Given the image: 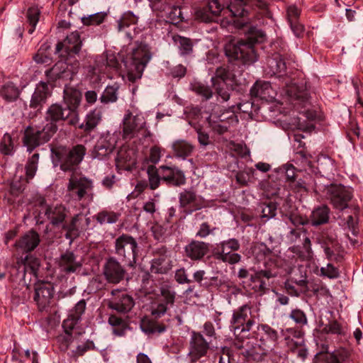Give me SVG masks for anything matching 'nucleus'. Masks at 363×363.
Here are the masks:
<instances>
[{"instance_id":"nucleus-1","label":"nucleus","mask_w":363,"mask_h":363,"mask_svg":"<svg viewBox=\"0 0 363 363\" xmlns=\"http://www.w3.org/2000/svg\"><path fill=\"white\" fill-rule=\"evenodd\" d=\"M82 99L81 92L70 86L64 89L63 104H53L47 110L44 124L52 123L57 129V123L67 122L76 126L79 121L78 108Z\"/></svg>"},{"instance_id":"nucleus-2","label":"nucleus","mask_w":363,"mask_h":363,"mask_svg":"<svg viewBox=\"0 0 363 363\" xmlns=\"http://www.w3.org/2000/svg\"><path fill=\"white\" fill-rule=\"evenodd\" d=\"M247 35L246 39H232L225 45V53L230 61L250 65L257 60L255 44L263 43L266 40V34L257 27L250 26Z\"/></svg>"},{"instance_id":"nucleus-3","label":"nucleus","mask_w":363,"mask_h":363,"mask_svg":"<svg viewBox=\"0 0 363 363\" xmlns=\"http://www.w3.org/2000/svg\"><path fill=\"white\" fill-rule=\"evenodd\" d=\"M257 348L252 352L251 356L257 362L264 360L266 357L273 359L277 355L276 347L278 344V333L266 324L257 326L256 331Z\"/></svg>"},{"instance_id":"nucleus-4","label":"nucleus","mask_w":363,"mask_h":363,"mask_svg":"<svg viewBox=\"0 0 363 363\" xmlns=\"http://www.w3.org/2000/svg\"><path fill=\"white\" fill-rule=\"evenodd\" d=\"M86 306L85 301L84 299L80 300L70 310L67 318L63 321L62 327L65 330V334L57 337L61 350L66 351L71 347L73 343H78L77 339L81 333L78 331L77 325L81 319L82 315L85 311Z\"/></svg>"},{"instance_id":"nucleus-5","label":"nucleus","mask_w":363,"mask_h":363,"mask_svg":"<svg viewBox=\"0 0 363 363\" xmlns=\"http://www.w3.org/2000/svg\"><path fill=\"white\" fill-rule=\"evenodd\" d=\"M52 157L55 165L59 164L64 172H72L81 163L86 154V148L82 145H77L71 149L60 146L51 150Z\"/></svg>"},{"instance_id":"nucleus-6","label":"nucleus","mask_w":363,"mask_h":363,"mask_svg":"<svg viewBox=\"0 0 363 363\" xmlns=\"http://www.w3.org/2000/svg\"><path fill=\"white\" fill-rule=\"evenodd\" d=\"M151 58V54L146 46L140 45L133 49L123 62L128 71V79L130 82H135L140 79L145 67Z\"/></svg>"},{"instance_id":"nucleus-7","label":"nucleus","mask_w":363,"mask_h":363,"mask_svg":"<svg viewBox=\"0 0 363 363\" xmlns=\"http://www.w3.org/2000/svg\"><path fill=\"white\" fill-rule=\"evenodd\" d=\"M57 131V128L52 123H42L35 127L29 125L24 130L23 145L30 152L35 147L48 143Z\"/></svg>"},{"instance_id":"nucleus-8","label":"nucleus","mask_w":363,"mask_h":363,"mask_svg":"<svg viewBox=\"0 0 363 363\" xmlns=\"http://www.w3.org/2000/svg\"><path fill=\"white\" fill-rule=\"evenodd\" d=\"M115 254L125 265L133 267L136 263L138 245L136 240L130 235L122 234L114 242Z\"/></svg>"},{"instance_id":"nucleus-9","label":"nucleus","mask_w":363,"mask_h":363,"mask_svg":"<svg viewBox=\"0 0 363 363\" xmlns=\"http://www.w3.org/2000/svg\"><path fill=\"white\" fill-rule=\"evenodd\" d=\"M69 195L77 201L87 198L89 201L94 199L93 182L90 179L72 172L67 186Z\"/></svg>"},{"instance_id":"nucleus-10","label":"nucleus","mask_w":363,"mask_h":363,"mask_svg":"<svg viewBox=\"0 0 363 363\" xmlns=\"http://www.w3.org/2000/svg\"><path fill=\"white\" fill-rule=\"evenodd\" d=\"M123 138L124 139H132L138 137L140 133L146 138L151 135L150 132L146 128V121L144 116L140 113L133 115L128 110L123 119Z\"/></svg>"},{"instance_id":"nucleus-11","label":"nucleus","mask_w":363,"mask_h":363,"mask_svg":"<svg viewBox=\"0 0 363 363\" xmlns=\"http://www.w3.org/2000/svg\"><path fill=\"white\" fill-rule=\"evenodd\" d=\"M251 314V308L245 304L233 313L230 323V329L237 337L240 336L242 333L249 332L255 322L253 319L248 318Z\"/></svg>"},{"instance_id":"nucleus-12","label":"nucleus","mask_w":363,"mask_h":363,"mask_svg":"<svg viewBox=\"0 0 363 363\" xmlns=\"http://www.w3.org/2000/svg\"><path fill=\"white\" fill-rule=\"evenodd\" d=\"M318 242L328 260L336 262L342 260V246L337 238V235L333 232H323Z\"/></svg>"},{"instance_id":"nucleus-13","label":"nucleus","mask_w":363,"mask_h":363,"mask_svg":"<svg viewBox=\"0 0 363 363\" xmlns=\"http://www.w3.org/2000/svg\"><path fill=\"white\" fill-rule=\"evenodd\" d=\"M240 245L238 240L230 238L227 240L222 241L217 245L214 250V257L216 259L234 264L240 261L241 256L233 252L238 251Z\"/></svg>"},{"instance_id":"nucleus-14","label":"nucleus","mask_w":363,"mask_h":363,"mask_svg":"<svg viewBox=\"0 0 363 363\" xmlns=\"http://www.w3.org/2000/svg\"><path fill=\"white\" fill-rule=\"evenodd\" d=\"M326 191V196L335 208L342 211L348 207L352 198L351 189L342 184H331Z\"/></svg>"},{"instance_id":"nucleus-15","label":"nucleus","mask_w":363,"mask_h":363,"mask_svg":"<svg viewBox=\"0 0 363 363\" xmlns=\"http://www.w3.org/2000/svg\"><path fill=\"white\" fill-rule=\"evenodd\" d=\"M107 306L119 313L126 314L132 310L135 306V301L125 291L117 289L111 291V297L107 301Z\"/></svg>"},{"instance_id":"nucleus-16","label":"nucleus","mask_w":363,"mask_h":363,"mask_svg":"<svg viewBox=\"0 0 363 363\" xmlns=\"http://www.w3.org/2000/svg\"><path fill=\"white\" fill-rule=\"evenodd\" d=\"M79 62L74 65H69L64 61L57 62L51 69L46 71V75L51 81L62 79L63 81L72 80L74 75L77 72Z\"/></svg>"},{"instance_id":"nucleus-17","label":"nucleus","mask_w":363,"mask_h":363,"mask_svg":"<svg viewBox=\"0 0 363 363\" xmlns=\"http://www.w3.org/2000/svg\"><path fill=\"white\" fill-rule=\"evenodd\" d=\"M314 363H353L351 352L340 347L333 352H318L315 355Z\"/></svg>"},{"instance_id":"nucleus-18","label":"nucleus","mask_w":363,"mask_h":363,"mask_svg":"<svg viewBox=\"0 0 363 363\" xmlns=\"http://www.w3.org/2000/svg\"><path fill=\"white\" fill-rule=\"evenodd\" d=\"M285 85L284 92L289 102L297 107V109L300 107H306L308 99V94L306 89L303 86H298L295 82L289 84L288 79L286 80Z\"/></svg>"},{"instance_id":"nucleus-19","label":"nucleus","mask_w":363,"mask_h":363,"mask_svg":"<svg viewBox=\"0 0 363 363\" xmlns=\"http://www.w3.org/2000/svg\"><path fill=\"white\" fill-rule=\"evenodd\" d=\"M211 341L206 340L203 336L196 332H192L189 342V352L192 361H196L206 355Z\"/></svg>"},{"instance_id":"nucleus-20","label":"nucleus","mask_w":363,"mask_h":363,"mask_svg":"<svg viewBox=\"0 0 363 363\" xmlns=\"http://www.w3.org/2000/svg\"><path fill=\"white\" fill-rule=\"evenodd\" d=\"M160 292L161 298L152 308V315L155 318H160L174 305L176 296V293L168 286H162Z\"/></svg>"},{"instance_id":"nucleus-21","label":"nucleus","mask_w":363,"mask_h":363,"mask_svg":"<svg viewBox=\"0 0 363 363\" xmlns=\"http://www.w3.org/2000/svg\"><path fill=\"white\" fill-rule=\"evenodd\" d=\"M125 271L120 262L113 257L108 258L103 267V274L111 284H118L124 278Z\"/></svg>"},{"instance_id":"nucleus-22","label":"nucleus","mask_w":363,"mask_h":363,"mask_svg":"<svg viewBox=\"0 0 363 363\" xmlns=\"http://www.w3.org/2000/svg\"><path fill=\"white\" fill-rule=\"evenodd\" d=\"M159 170L162 181L168 185L180 186L186 183L184 173L176 166L162 165Z\"/></svg>"},{"instance_id":"nucleus-23","label":"nucleus","mask_w":363,"mask_h":363,"mask_svg":"<svg viewBox=\"0 0 363 363\" xmlns=\"http://www.w3.org/2000/svg\"><path fill=\"white\" fill-rule=\"evenodd\" d=\"M82 47V40L79 33L77 31L72 32L67 35L66 38L59 42L55 48V53H60L64 50L66 55L77 54L79 52Z\"/></svg>"},{"instance_id":"nucleus-24","label":"nucleus","mask_w":363,"mask_h":363,"mask_svg":"<svg viewBox=\"0 0 363 363\" xmlns=\"http://www.w3.org/2000/svg\"><path fill=\"white\" fill-rule=\"evenodd\" d=\"M53 296V288L49 284L40 283L35 286L34 300L40 310L45 308Z\"/></svg>"},{"instance_id":"nucleus-25","label":"nucleus","mask_w":363,"mask_h":363,"mask_svg":"<svg viewBox=\"0 0 363 363\" xmlns=\"http://www.w3.org/2000/svg\"><path fill=\"white\" fill-rule=\"evenodd\" d=\"M139 16L132 11L125 12L118 21V30L124 32L129 39L133 38V33L135 32V26L138 23Z\"/></svg>"},{"instance_id":"nucleus-26","label":"nucleus","mask_w":363,"mask_h":363,"mask_svg":"<svg viewBox=\"0 0 363 363\" xmlns=\"http://www.w3.org/2000/svg\"><path fill=\"white\" fill-rule=\"evenodd\" d=\"M39 242V235L36 232L30 230L16 242L15 247L23 252H29L33 251Z\"/></svg>"},{"instance_id":"nucleus-27","label":"nucleus","mask_w":363,"mask_h":363,"mask_svg":"<svg viewBox=\"0 0 363 363\" xmlns=\"http://www.w3.org/2000/svg\"><path fill=\"white\" fill-rule=\"evenodd\" d=\"M268 74L277 75L281 77L285 75L286 62L284 57L279 53H274L267 59Z\"/></svg>"},{"instance_id":"nucleus-28","label":"nucleus","mask_w":363,"mask_h":363,"mask_svg":"<svg viewBox=\"0 0 363 363\" xmlns=\"http://www.w3.org/2000/svg\"><path fill=\"white\" fill-rule=\"evenodd\" d=\"M67 209L62 205L46 206L45 215L52 225L58 226L63 223L67 217Z\"/></svg>"},{"instance_id":"nucleus-29","label":"nucleus","mask_w":363,"mask_h":363,"mask_svg":"<svg viewBox=\"0 0 363 363\" xmlns=\"http://www.w3.org/2000/svg\"><path fill=\"white\" fill-rule=\"evenodd\" d=\"M274 91L269 82H257L250 89V94L254 97L265 101H272L275 98Z\"/></svg>"},{"instance_id":"nucleus-30","label":"nucleus","mask_w":363,"mask_h":363,"mask_svg":"<svg viewBox=\"0 0 363 363\" xmlns=\"http://www.w3.org/2000/svg\"><path fill=\"white\" fill-rule=\"evenodd\" d=\"M278 274L279 268L276 262L270 259L265 262L264 269L257 271L255 274L251 276L250 280L255 285L264 277L269 279L277 277Z\"/></svg>"},{"instance_id":"nucleus-31","label":"nucleus","mask_w":363,"mask_h":363,"mask_svg":"<svg viewBox=\"0 0 363 363\" xmlns=\"http://www.w3.org/2000/svg\"><path fill=\"white\" fill-rule=\"evenodd\" d=\"M208 251V244L204 242L194 240L185 247V252L188 257L193 260L203 258Z\"/></svg>"},{"instance_id":"nucleus-32","label":"nucleus","mask_w":363,"mask_h":363,"mask_svg":"<svg viewBox=\"0 0 363 363\" xmlns=\"http://www.w3.org/2000/svg\"><path fill=\"white\" fill-rule=\"evenodd\" d=\"M248 0H230L224 10L225 16L245 17L249 10Z\"/></svg>"},{"instance_id":"nucleus-33","label":"nucleus","mask_w":363,"mask_h":363,"mask_svg":"<svg viewBox=\"0 0 363 363\" xmlns=\"http://www.w3.org/2000/svg\"><path fill=\"white\" fill-rule=\"evenodd\" d=\"M169 256L167 251L164 250L162 253L154 258L151 263L150 272L154 274H165L172 267Z\"/></svg>"},{"instance_id":"nucleus-34","label":"nucleus","mask_w":363,"mask_h":363,"mask_svg":"<svg viewBox=\"0 0 363 363\" xmlns=\"http://www.w3.org/2000/svg\"><path fill=\"white\" fill-rule=\"evenodd\" d=\"M59 265L66 273H74L82 267L81 262L77 261L74 254L69 251H67L60 256Z\"/></svg>"},{"instance_id":"nucleus-35","label":"nucleus","mask_w":363,"mask_h":363,"mask_svg":"<svg viewBox=\"0 0 363 363\" xmlns=\"http://www.w3.org/2000/svg\"><path fill=\"white\" fill-rule=\"evenodd\" d=\"M48 96V86L45 82H40L32 95L30 107L32 108H40Z\"/></svg>"},{"instance_id":"nucleus-36","label":"nucleus","mask_w":363,"mask_h":363,"mask_svg":"<svg viewBox=\"0 0 363 363\" xmlns=\"http://www.w3.org/2000/svg\"><path fill=\"white\" fill-rule=\"evenodd\" d=\"M330 210L325 205L314 208L310 216L309 222L313 226H318L329 221Z\"/></svg>"},{"instance_id":"nucleus-37","label":"nucleus","mask_w":363,"mask_h":363,"mask_svg":"<svg viewBox=\"0 0 363 363\" xmlns=\"http://www.w3.org/2000/svg\"><path fill=\"white\" fill-rule=\"evenodd\" d=\"M16 264L18 270L21 268H23L22 273L23 278H24L27 272L35 276L36 275L40 266V262L36 257L31 255H26L24 258H21L20 260H18Z\"/></svg>"},{"instance_id":"nucleus-38","label":"nucleus","mask_w":363,"mask_h":363,"mask_svg":"<svg viewBox=\"0 0 363 363\" xmlns=\"http://www.w3.org/2000/svg\"><path fill=\"white\" fill-rule=\"evenodd\" d=\"M172 147L174 156L184 160L190 156L194 150V146L184 140L174 142Z\"/></svg>"},{"instance_id":"nucleus-39","label":"nucleus","mask_w":363,"mask_h":363,"mask_svg":"<svg viewBox=\"0 0 363 363\" xmlns=\"http://www.w3.org/2000/svg\"><path fill=\"white\" fill-rule=\"evenodd\" d=\"M116 162L118 167H121L126 170H130L132 166L135 164L133 150H121L118 153Z\"/></svg>"},{"instance_id":"nucleus-40","label":"nucleus","mask_w":363,"mask_h":363,"mask_svg":"<svg viewBox=\"0 0 363 363\" xmlns=\"http://www.w3.org/2000/svg\"><path fill=\"white\" fill-rule=\"evenodd\" d=\"M108 323L113 328V333L118 336L124 335L128 328L127 320L115 314L110 315Z\"/></svg>"},{"instance_id":"nucleus-41","label":"nucleus","mask_w":363,"mask_h":363,"mask_svg":"<svg viewBox=\"0 0 363 363\" xmlns=\"http://www.w3.org/2000/svg\"><path fill=\"white\" fill-rule=\"evenodd\" d=\"M119 85L116 83L106 87L99 100L103 104L114 103L118 100Z\"/></svg>"},{"instance_id":"nucleus-42","label":"nucleus","mask_w":363,"mask_h":363,"mask_svg":"<svg viewBox=\"0 0 363 363\" xmlns=\"http://www.w3.org/2000/svg\"><path fill=\"white\" fill-rule=\"evenodd\" d=\"M181 55H189L193 52L194 44L191 39L182 36L174 37Z\"/></svg>"},{"instance_id":"nucleus-43","label":"nucleus","mask_w":363,"mask_h":363,"mask_svg":"<svg viewBox=\"0 0 363 363\" xmlns=\"http://www.w3.org/2000/svg\"><path fill=\"white\" fill-rule=\"evenodd\" d=\"M101 118V115L99 111H92L86 115L85 124L80 125L79 128L84 129L86 132H90L96 127Z\"/></svg>"},{"instance_id":"nucleus-44","label":"nucleus","mask_w":363,"mask_h":363,"mask_svg":"<svg viewBox=\"0 0 363 363\" xmlns=\"http://www.w3.org/2000/svg\"><path fill=\"white\" fill-rule=\"evenodd\" d=\"M19 94L18 89L13 83H8L4 85L0 90V95L7 102H12L16 100Z\"/></svg>"},{"instance_id":"nucleus-45","label":"nucleus","mask_w":363,"mask_h":363,"mask_svg":"<svg viewBox=\"0 0 363 363\" xmlns=\"http://www.w3.org/2000/svg\"><path fill=\"white\" fill-rule=\"evenodd\" d=\"M147 174L150 189L152 190L157 189L160 184V181L162 180L159 169H157L154 165H150L147 167Z\"/></svg>"},{"instance_id":"nucleus-46","label":"nucleus","mask_w":363,"mask_h":363,"mask_svg":"<svg viewBox=\"0 0 363 363\" xmlns=\"http://www.w3.org/2000/svg\"><path fill=\"white\" fill-rule=\"evenodd\" d=\"M120 217V214L113 211H101L96 216V220L101 225L116 223Z\"/></svg>"},{"instance_id":"nucleus-47","label":"nucleus","mask_w":363,"mask_h":363,"mask_svg":"<svg viewBox=\"0 0 363 363\" xmlns=\"http://www.w3.org/2000/svg\"><path fill=\"white\" fill-rule=\"evenodd\" d=\"M142 330L146 334L162 333L166 330L164 325L152 320H143L140 325Z\"/></svg>"},{"instance_id":"nucleus-48","label":"nucleus","mask_w":363,"mask_h":363,"mask_svg":"<svg viewBox=\"0 0 363 363\" xmlns=\"http://www.w3.org/2000/svg\"><path fill=\"white\" fill-rule=\"evenodd\" d=\"M95 63L96 67L94 68V72H95L96 69L101 71L104 66L116 67L117 61L114 56H110L108 57L107 56L100 55L96 57Z\"/></svg>"},{"instance_id":"nucleus-49","label":"nucleus","mask_w":363,"mask_h":363,"mask_svg":"<svg viewBox=\"0 0 363 363\" xmlns=\"http://www.w3.org/2000/svg\"><path fill=\"white\" fill-rule=\"evenodd\" d=\"M39 160V154H33L28 160L26 165V172L28 179L33 178L38 169V163Z\"/></svg>"},{"instance_id":"nucleus-50","label":"nucleus","mask_w":363,"mask_h":363,"mask_svg":"<svg viewBox=\"0 0 363 363\" xmlns=\"http://www.w3.org/2000/svg\"><path fill=\"white\" fill-rule=\"evenodd\" d=\"M196 200V195L194 192L184 190L179 194V203L182 208L193 205Z\"/></svg>"},{"instance_id":"nucleus-51","label":"nucleus","mask_w":363,"mask_h":363,"mask_svg":"<svg viewBox=\"0 0 363 363\" xmlns=\"http://www.w3.org/2000/svg\"><path fill=\"white\" fill-rule=\"evenodd\" d=\"M327 333L335 334L340 336H346V329L342 327L337 320L330 321L324 327Z\"/></svg>"},{"instance_id":"nucleus-52","label":"nucleus","mask_w":363,"mask_h":363,"mask_svg":"<svg viewBox=\"0 0 363 363\" xmlns=\"http://www.w3.org/2000/svg\"><path fill=\"white\" fill-rule=\"evenodd\" d=\"M277 203L275 202L269 201L268 203H263L261 206L262 208V217L270 219L277 215Z\"/></svg>"},{"instance_id":"nucleus-53","label":"nucleus","mask_w":363,"mask_h":363,"mask_svg":"<svg viewBox=\"0 0 363 363\" xmlns=\"http://www.w3.org/2000/svg\"><path fill=\"white\" fill-rule=\"evenodd\" d=\"M213 86L216 94L223 99V101H227L229 99L230 93L226 82L220 80L219 82H214Z\"/></svg>"},{"instance_id":"nucleus-54","label":"nucleus","mask_w":363,"mask_h":363,"mask_svg":"<svg viewBox=\"0 0 363 363\" xmlns=\"http://www.w3.org/2000/svg\"><path fill=\"white\" fill-rule=\"evenodd\" d=\"M40 13V12L38 7H31L28 9L27 17L29 24L31 26V28L28 30L29 33H32L34 31L35 26L39 21Z\"/></svg>"},{"instance_id":"nucleus-55","label":"nucleus","mask_w":363,"mask_h":363,"mask_svg":"<svg viewBox=\"0 0 363 363\" xmlns=\"http://www.w3.org/2000/svg\"><path fill=\"white\" fill-rule=\"evenodd\" d=\"M192 90L197 94L203 97L204 99L208 100L213 96L211 89L204 84L201 83H196L192 85Z\"/></svg>"},{"instance_id":"nucleus-56","label":"nucleus","mask_w":363,"mask_h":363,"mask_svg":"<svg viewBox=\"0 0 363 363\" xmlns=\"http://www.w3.org/2000/svg\"><path fill=\"white\" fill-rule=\"evenodd\" d=\"M291 351L299 357L301 361H304L308 355L307 350L303 345V341L301 340L299 342H294L290 347Z\"/></svg>"},{"instance_id":"nucleus-57","label":"nucleus","mask_w":363,"mask_h":363,"mask_svg":"<svg viewBox=\"0 0 363 363\" xmlns=\"http://www.w3.org/2000/svg\"><path fill=\"white\" fill-rule=\"evenodd\" d=\"M320 275L329 279H337L340 277V272L337 267L328 263L326 267H322L320 269Z\"/></svg>"},{"instance_id":"nucleus-58","label":"nucleus","mask_w":363,"mask_h":363,"mask_svg":"<svg viewBox=\"0 0 363 363\" xmlns=\"http://www.w3.org/2000/svg\"><path fill=\"white\" fill-rule=\"evenodd\" d=\"M13 145L11 136L6 133L4 134L0 144V151L4 155H11L13 152Z\"/></svg>"},{"instance_id":"nucleus-59","label":"nucleus","mask_w":363,"mask_h":363,"mask_svg":"<svg viewBox=\"0 0 363 363\" xmlns=\"http://www.w3.org/2000/svg\"><path fill=\"white\" fill-rule=\"evenodd\" d=\"M196 17L205 23L215 21V19L217 18L215 15L211 13L206 6L196 11Z\"/></svg>"},{"instance_id":"nucleus-60","label":"nucleus","mask_w":363,"mask_h":363,"mask_svg":"<svg viewBox=\"0 0 363 363\" xmlns=\"http://www.w3.org/2000/svg\"><path fill=\"white\" fill-rule=\"evenodd\" d=\"M206 7L211 12V13H213V15H215L216 17H218L220 14H223V16H225V14H224V10L225 9V8L219 1V0H211L206 5Z\"/></svg>"},{"instance_id":"nucleus-61","label":"nucleus","mask_w":363,"mask_h":363,"mask_svg":"<svg viewBox=\"0 0 363 363\" xmlns=\"http://www.w3.org/2000/svg\"><path fill=\"white\" fill-rule=\"evenodd\" d=\"M289 318L300 326L306 325L308 322L306 314L300 309L292 310L289 315Z\"/></svg>"},{"instance_id":"nucleus-62","label":"nucleus","mask_w":363,"mask_h":363,"mask_svg":"<svg viewBox=\"0 0 363 363\" xmlns=\"http://www.w3.org/2000/svg\"><path fill=\"white\" fill-rule=\"evenodd\" d=\"M104 13H96L90 15L88 18H83L82 21L84 25H99L104 21Z\"/></svg>"},{"instance_id":"nucleus-63","label":"nucleus","mask_w":363,"mask_h":363,"mask_svg":"<svg viewBox=\"0 0 363 363\" xmlns=\"http://www.w3.org/2000/svg\"><path fill=\"white\" fill-rule=\"evenodd\" d=\"M216 229V228H211L210 225L206 222L202 223L200 225L199 230L196 233V236L201 238H205L210 234H212Z\"/></svg>"},{"instance_id":"nucleus-64","label":"nucleus","mask_w":363,"mask_h":363,"mask_svg":"<svg viewBox=\"0 0 363 363\" xmlns=\"http://www.w3.org/2000/svg\"><path fill=\"white\" fill-rule=\"evenodd\" d=\"M175 280L180 284H190L192 280L188 278L186 270L184 268L177 269L175 272Z\"/></svg>"}]
</instances>
